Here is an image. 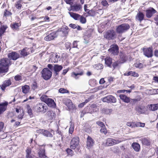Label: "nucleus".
<instances>
[{
	"instance_id": "ddd939ff",
	"label": "nucleus",
	"mask_w": 158,
	"mask_h": 158,
	"mask_svg": "<svg viewBox=\"0 0 158 158\" xmlns=\"http://www.w3.org/2000/svg\"><path fill=\"white\" fill-rule=\"evenodd\" d=\"M94 141L90 136H88L87 138L86 148L88 149L91 148L94 145Z\"/></svg>"
},
{
	"instance_id": "f704fd0d",
	"label": "nucleus",
	"mask_w": 158,
	"mask_h": 158,
	"mask_svg": "<svg viewBox=\"0 0 158 158\" xmlns=\"http://www.w3.org/2000/svg\"><path fill=\"white\" fill-rule=\"evenodd\" d=\"M71 7L74 10H80L81 9L82 6L80 4H76L72 5Z\"/></svg>"
},
{
	"instance_id": "a211bd4d",
	"label": "nucleus",
	"mask_w": 158,
	"mask_h": 158,
	"mask_svg": "<svg viewBox=\"0 0 158 158\" xmlns=\"http://www.w3.org/2000/svg\"><path fill=\"white\" fill-rule=\"evenodd\" d=\"M63 68V67L61 65H60L58 64H54L53 67V70L54 71L56 75L58 74L59 72Z\"/></svg>"
},
{
	"instance_id": "c03bdc74",
	"label": "nucleus",
	"mask_w": 158,
	"mask_h": 158,
	"mask_svg": "<svg viewBox=\"0 0 158 158\" xmlns=\"http://www.w3.org/2000/svg\"><path fill=\"white\" fill-rule=\"evenodd\" d=\"M22 6L21 4V1H19L16 2L15 4V7L16 8L18 9H20Z\"/></svg>"
},
{
	"instance_id": "5fc2aeb1",
	"label": "nucleus",
	"mask_w": 158,
	"mask_h": 158,
	"mask_svg": "<svg viewBox=\"0 0 158 158\" xmlns=\"http://www.w3.org/2000/svg\"><path fill=\"white\" fill-rule=\"evenodd\" d=\"M24 115V112L23 111H22V112L20 113V114L18 116V118L19 119H22Z\"/></svg>"
},
{
	"instance_id": "4468645a",
	"label": "nucleus",
	"mask_w": 158,
	"mask_h": 158,
	"mask_svg": "<svg viewBox=\"0 0 158 158\" xmlns=\"http://www.w3.org/2000/svg\"><path fill=\"white\" fill-rule=\"evenodd\" d=\"M8 57L9 58V59H12L13 60H16L19 57V54L15 52H12L8 53Z\"/></svg>"
},
{
	"instance_id": "a878e982",
	"label": "nucleus",
	"mask_w": 158,
	"mask_h": 158,
	"mask_svg": "<svg viewBox=\"0 0 158 158\" xmlns=\"http://www.w3.org/2000/svg\"><path fill=\"white\" fill-rule=\"evenodd\" d=\"M38 153L39 156L40 158H46L47 157L44 154V148H41Z\"/></svg>"
},
{
	"instance_id": "b1692460",
	"label": "nucleus",
	"mask_w": 158,
	"mask_h": 158,
	"mask_svg": "<svg viewBox=\"0 0 158 158\" xmlns=\"http://www.w3.org/2000/svg\"><path fill=\"white\" fill-rule=\"evenodd\" d=\"M105 61L106 64L111 67V64L112 63V58L107 57L105 58Z\"/></svg>"
},
{
	"instance_id": "79ce46f5",
	"label": "nucleus",
	"mask_w": 158,
	"mask_h": 158,
	"mask_svg": "<svg viewBox=\"0 0 158 158\" xmlns=\"http://www.w3.org/2000/svg\"><path fill=\"white\" fill-rule=\"evenodd\" d=\"M70 123L69 130V132L70 133L72 134L74 131V125L71 122Z\"/></svg>"
},
{
	"instance_id": "58836bf2",
	"label": "nucleus",
	"mask_w": 158,
	"mask_h": 158,
	"mask_svg": "<svg viewBox=\"0 0 158 158\" xmlns=\"http://www.w3.org/2000/svg\"><path fill=\"white\" fill-rule=\"evenodd\" d=\"M7 27L6 25L1 26V27L0 28V36H1L4 33Z\"/></svg>"
},
{
	"instance_id": "f257e3e1",
	"label": "nucleus",
	"mask_w": 158,
	"mask_h": 158,
	"mask_svg": "<svg viewBox=\"0 0 158 158\" xmlns=\"http://www.w3.org/2000/svg\"><path fill=\"white\" fill-rule=\"evenodd\" d=\"M10 60L7 58H3L0 60V73L7 72L8 67L11 64Z\"/></svg>"
},
{
	"instance_id": "c756f323",
	"label": "nucleus",
	"mask_w": 158,
	"mask_h": 158,
	"mask_svg": "<svg viewBox=\"0 0 158 158\" xmlns=\"http://www.w3.org/2000/svg\"><path fill=\"white\" fill-rule=\"evenodd\" d=\"M28 49H29L27 48H24L21 51L20 54L22 56H27L29 54V53L28 52Z\"/></svg>"
},
{
	"instance_id": "e433bc0d",
	"label": "nucleus",
	"mask_w": 158,
	"mask_h": 158,
	"mask_svg": "<svg viewBox=\"0 0 158 158\" xmlns=\"http://www.w3.org/2000/svg\"><path fill=\"white\" fill-rule=\"evenodd\" d=\"M112 111V110L111 109L103 108L102 110V112L106 114H110Z\"/></svg>"
},
{
	"instance_id": "72a5a7b5",
	"label": "nucleus",
	"mask_w": 158,
	"mask_h": 158,
	"mask_svg": "<svg viewBox=\"0 0 158 158\" xmlns=\"http://www.w3.org/2000/svg\"><path fill=\"white\" fill-rule=\"evenodd\" d=\"M22 89L23 93L24 94H27L29 91L30 88L28 85H26L22 86Z\"/></svg>"
},
{
	"instance_id": "c9c22d12",
	"label": "nucleus",
	"mask_w": 158,
	"mask_h": 158,
	"mask_svg": "<svg viewBox=\"0 0 158 158\" xmlns=\"http://www.w3.org/2000/svg\"><path fill=\"white\" fill-rule=\"evenodd\" d=\"M83 74V73L82 72H81L80 73H76L74 72H73L71 74V76L75 78L76 79H77L78 78L79 76H81Z\"/></svg>"
},
{
	"instance_id": "4d7b16f0",
	"label": "nucleus",
	"mask_w": 158,
	"mask_h": 158,
	"mask_svg": "<svg viewBox=\"0 0 158 158\" xmlns=\"http://www.w3.org/2000/svg\"><path fill=\"white\" fill-rule=\"evenodd\" d=\"M97 124L101 128L104 127L105 126L104 123L101 122H97Z\"/></svg>"
},
{
	"instance_id": "aec40b11",
	"label": "nucleus",
	"mask_w": 158,
	"mask_h": 158,
	"mask_svg": "<svg viewBox=\"0 0 158 158\" xmlns=\"http://www.w3.org/2000/svg\"><path fill=\"white\" fill-rule=\"evenodd\" d=\"M31 149L28 148L26 150V158H34V155L31 154Z\"/></svg>"
},
{
	"instance_id": "39448f33",
	"label": "nucleus",
	"mask_w": 158,
	"mask_h": 158,
	"mask_svg": "<svg viewBox=\"0 0 158 158\" xmlns=\"http://www.w3.org/2000/svg\"><path fill=\"white\" fill-rule=\"evenodd\" d=\"M70 16L75 20H79L80 22L83 24L85 23L86 22V19L85 18L78 14L72 12H69Z\"/></svg>"
},
{
	"instance_id": "bf43d9fd",
	"label": "nucleus",
	"mask_w": 158,
	"mask_h": 158,
	"mask_svg": "<svg viewBox=\"0 0 158 158\" xmlns=\"http://www.w3.org/2000/svg\"><path fill=\"white\" fill-rule=\"evenodd\" d=\"M131 76H133L134 77H138L139 76V74L135 72L131 71Z\"/></svg>"
},
{
	"instance_id": "13d9d810",
	"label": "nucleus",
	"mask_w": 158,
	"mask_h": 158,
	"mask_svg": "<svg viewBox=\"0 0 158 158\" xmlns=\"http://www.w3.org/2000/svg\"><path fill=\"white\" fill-rule=\"evenodd\" d=\"M71 46V43L70 42H67L65 44V46L66 48L67 49L70 48Z\"/></svg>"
},
{
	"instance_id": "4c0bfd02",
	"label": "nucleus",
	"mask_w": 158,
	"mask_h": 158,
	"mask_svg": "<svg viewBox=\"0 0 158 158\" xmlns=\"http://www.w3.org/2000/svg\"><path fill=\"white\" fill-rule=\"evenodd\" d=\"M106 143L108 146H111L114 145L113 143V139L109 138L107 139Z\"/></svg>"
},
{
	"instance_id": "49530a36",
	"label": "nucleus",
	"mask_w": 158,
	"mask_h": 158,
	"mask_svg": "<svg viewBox=\"0 0 158 158\" xmlns=\"http://www.w3.org/2000/svg\"><path fill=\"white\" fill-rule=\"evenodd\" d=\"M100 131L101 133L106 135L107 133V131L106 128L105 126H104V127H102L100 130Z\"/></svg>"
},
{
	"instance_id": "5701e85b",
	"label": "nucleus",
	"mask_w": 158,
	"mask_h": 158,
	"mask_svg": "<svg viewBox=\"0 0 158 158\" xmlns=\"http://www.w3.org/2000/svg\"><path fill=\"white\" fill-rule=\"evenodd\" d=\"M7 104V102L3 103L0 104V114L6 110Z\"/></svg>"
},
{
	"instance_id": "cd10ccee",
	"label": "nucleus",
	"mask_w": 158,
	"mask_h": 158,
	"mask_svg": "<svg viewBox=\"0 0 158 158\" xmlns=\"http://www.w3.org/2000/svg\"><path fill=\"white\" fill-rule=\"evenodd\" d=\"M144 15L142 13L139 12L137 14L136 17V19L141 22V21L143 20L144 18Z\"/></svg>"
},
{
	"instance_id": "680f3d73",
	"label": "nucleus",
	"mask_w": 158,
	"mask_h": 158,
	"mask_svg": "<svg viewBox=\"0 0 158 158\" xmlns=\"http://www.w3.org/2000/svg\"><path fill=\"white\" fill-rule=\"evenodd\" d=\"M121 141L119 140L118 139H113V143L114 145L118 144L121 142Z\"/></svg>"
},
{
	"instance_id": "412c9836",
	"label": "nucleus",
	"mask_w": 158,
	"mask_h": 158,
	"mask_svg": "<svg viewBox=\"0 0 158 158\" xmlns=\"http://www.w3.org/2000/svg\"><path fill=\"white\" fill-rule=\"evenodd\" d=\"M136 111L139 114L144 113L145 111V108L143 106L137 107L135 108Z\"/></svg>"
},
{
	"instance_id": "3c124183",
	"label": "nucleus",
	"mask_w": 158,
	"mask_h": 158,
	"mask_svg": "<svg viewBox=\"0 0 158 158\" xmlns=\"http://www.w3.org/2000/svg\"><path fill=\"white\" fill-rule=\"evenodd\" d=\"M87 14H88L89 16H94L95 15V12L94 10H88V13Z\"/></svg>"
},
{
	"instance_id": "1a4fd4ad",
	"label": "nucleus",
	"mask_w": 158,
	"mask_h": 158,
	"mask_svg": "<svg viewBox=\"0 0 158 158\" xmlns=\"http://www.w3.org/2000/svg\"><path fill=\"white\" fill-rule=\"evenodd\" d=\"M79 143V138L77 136L74 137L71 140L70 142V148L73 149H75L78 145Z\"/></svg>"
},
{
	"instance_id": "dca6fc26",
	"label": "nucleus",
	"mask_w": 158,
	"mask_h": 158,
	"mask_svg": "<svg viewBox=\"0 0 158 158\" xmlns=\"http://www.w3.org/2000/svg\"><path fill=\"white\" fill-rule=\"evenodd\" d=\"M11 84L10 81L7 80L4 81L2 85H0V87L2 90L4 91L6 88L10 86Z\"/></svg>"
},
{
	"instance_id": "0e129e2a",
	"label": "nucleus",
	"mask_w": 158,
	"mask_h": 158,
	"mask_svg": "<svg viewBox=\"0 0 158 158\" xmlns=\"http://www.w3.org/2000/svg\"><path fill=\"white\" fill-rule=\"evenodd\" d=\"M15 79L16 81H19L22 79V77L19 75H17L15 77Z\"/></svg>"
},
{
	"instance_id": "f3484780",
	"label": "nucleus",
	"mask_w": 158,
	"mask_h": 158,
	"mask_svg": "<svg viewBox=\"0 0 158 158\" xmlns=\"http://www.w3.org/2000/svg\"><path fill=\"white\" fill-rule=\"evenodd\" d=\"M119 97L121 100L124 102L128 103L130 102L131 99L129 97H127L124 94H120L119 95Z\"/></svg>"
},
{
	"instance_id": "c85d7f7f",
	"label": "nucleus",
	"mask_w": 158,
	"mask_h": 158,
	"mask_svg": "<svg viewBox=\"0 0 158 158\" xmlns=\"http://www.w3.org/2000/svg\"><path fill=\"white\" fill-rule=\"evenodd\" d=\"M142 142L143 144L149 145L150 144V141L148 138H145L142 139Z\"/></svg>"
},
{
	"instance_id": "09e8293b",
	"label": "nucleus",
	"mask_w": 158,
	"mask_h": 158,
	"mask_svg": "<svg viewBox=\"0 0 158 158\" xmlns=\"http://www.w3.org/2000/svg\"><path fill=\"white\" fill-rule=\"evenodd\" d=\"M12 13L9 10H5L4 12V16L6 17L11 16Z\"/></svg>"
},
{
	"instance_id": "6e6d98bb",
	"label": "nucleus",
	"mask_w": 158,
	"mask_h": 158,
	"mask_svg": "<svg viewBox=\"0 0 158 158\" xmlns=\"http://www.w3.org/2000/svg\"><path fill=\"white\" fill-rule=\"evenodd\" d=\"M60 31L63 33L64 34L63 35V36L67 35L68 33V30L66 29H62Z\"/></svg>"
},
{
	"instance_id": "e2e57ef3",
	"label": "nucleus",
	"mask_w": 158,
	"mask_h": 158,
	"mask_svg": "<svg viewBox=\"0 0 158 158\" xmlns=\"http://www.w3.org/2000/svg\"><path fill=\"white\" fill-rule=\"evenodd\" d=\"M67 152L69 154L71 155H73V152L71 149H68L67 150Z\"/></svg>"
},
{
	"instance_id": "de8ad7c7",
	"label": "nucleus",
	"mask_w": 158,
	"mask_h": 158,
	"mask_svg": "<svg viewBox=\"0 0 158 158\" xmlns=\"http://www.w3.org/2000/svg\"><path fill=\"white\" fill-rule=\"evenodd\" d=\"M59 91L60 93L62 94L66 93L69 92L68 90L62 88H60L59 89Z\"/></svg>"
},
{
	"instance_id": "69168bd1",
	"label": "nucleus",
	"mask_w": 158,
	"mask_h": 158,
	"mask_svg": "<svg viewBox=\"0 0 158 158\" xmlns=\"http://www.w3.org/2000/svg\"><path fill=\"white\" fill-rule=\"evenodd\" d=\"M77 41H75L73 44V48H77Z\"/></svg>"
},
{
	"instance_id": "6e6552de",
	"label": "nucleus",
	"mask_w": 158,
	"mask_h": 158,
	"mask_svg": "<svg viewBox=\"0 0 158 158\" xmlns=\"http://www.w3.org/2000/svg\"><path fill=\"white\" fill-rule=\"evenodd\" d=\"M36 107L37 111L41 112L44 113H45L48 109V106L44 103H40L37 104L36 105Z\"/></svg>"
},
{
	"instance_id": "2f4dec72",
	"label": "nucleus",
	"mask_w": 158,
	"mask_h": 158,
	"mask_svg": "<svg viewBox=\"0 0 158 158\" xmlns=\"http://www.w3.org/2000/svg\"><path fill=\"white\" fill-rule=\"evenodd\" d=\"M21 25L20 23H14L11 25V27L13 30H18L19 29V27Z\"/></svg>"
},
{
	"instance_id": "6ab92c4d",
	"label": "nucleus",
	"mask_w": 158,
	"mask_h": 158,
	"mask_svg": "<svg viewBox=\"0 0 158 158\" xmlns=\"http://www.w3.org/2000/svg\"><path fill=\"white\" fill-rule=\"evenodd\" d=\"M64 104L70 109L73 107V104L71 101L69 99H66L64 101Z\"/></svg>"
},
{
	"instance_id": "a18cd8bd",
	"label": "nucleus",
	"mask_w": 158,
	"mask_h": 158,
	"mask_svg": "<svg viewBox=\"0 0 158 158\" xmlns=\"http://www.w3.org/2000/svg\"><path fill=\"white\" fill-rule=\"evenodd\" d=\"M27 113L30 115H31L32 114V110L29 105H27Z\"/></svg>"
},
{
	"instance_id": "37998d69",
	"label": "nucleus",
	"mask_w": 158,
	"mask_h": 158,
	"mask_svg": "<svg viewBox=\"0 0 158 158\" xmlns=\"http://www.w3.org/2000/svg\"><path fill=\"white\" fill-rule=\"evenodd\" d=\"M57 55L56 54H54L52 55V57L50 58V60H51L52 62L55 63L56 60H55V58H57Z\"/></svg>"
},
{
	"instance_id": "8fccbe9b",
	"label": "nucleus",
	"mask_w": 158,
	"mask_h": 158,
	"mask_svg": "<svg viewBox=\"0 0 158 158\" xmlns=\"http://www.w3.org/2000/svg\"><path fill=\"white\" fill-rule=\"evenodd\" d=\"M134 66L136 68H138L139 69L143 67V64L142 63H138L135 64Z\"/></svg>"
},
{
	"instance_id": "393cba45",
	"label": "nucleus",
	"mask_w": 158,
	"mask_h": 158,
	"mask_svg": "<svg viewBox=\"0 0 158 158\" xmlns=\"http://www.w3.org/2000/svg\"><path fill=\"white\" fill-rule=\"evenodd\" d=\"M47 114L48 116L49 119H50L55 118L56 115L55 114L52 110L48 111L47 113Z\"/></svg>"
},
{
	"instance_id": "ea45409f",
	"label": "nucleus",
	"mask_w": 158,
	"mask_h": 158,
	"mask_svg": "<svg viewBox=\"0 0 158 158\" xmlns=\"http://www.w3.org/2000/svg\"><path fill=\"white\" fill-rule=\"evenodd\" d=\"M135 122H127V125L129 127H131L132 128H135Z\"/></svg>"
},
{
	"instance_id": "423d86ee",
	"label": "nucleus",
	"mask_w": 158,
	"mask_h": 158,
	"mask_svg": "<svg viewBox=\"0 0 158 158\" xmlns=\"http://www.w3.org/2000/svg\"><path fill=\"white\" fill-rule=\"evenodd\" d=\"M129 28L130 26L129 24L124 23L118 26L116 29V31L117 33H122L126 31Z\"/></svg>"
},
{
	"instance_id": "20e7f679",
	"label": "nucleus",
	"mask_w": 158,
	"mask_h": 158,
	"mask_svg": "<svg viewBox=\"0 0 158 158\" xmlns=\"http://www.w3.org/2000/svg\"><path fill=\"white\" fill-rule=\"evenodd\" d=\"M41 77L45 80H47L51 77L52 76V72L48 68H44L41 72Z\"/></svg>"
},
{
	"instance_id": "2eb2a0df",
	"label": "nucleus",
	"mask_w": 158,
	"mask_h": 158,
	"mask_svg": "<svg viewBox=\"0 0 158 158\" xmlns=\"http://www.w3.org/2000/svg\"><path fill=\"white\" fill-rule=\"evenodd\" d=\"M144 54L148 57H151L152 55V48H150L143 49Z\"/></svg>"
},
{
	"instance_id": "774afa93",
	"label": "nucleus",
	"mask_w": 158,
	"mask_h": 158,
	"mask_svg": "<svg viewBox=\"0 0 158 158\" xmlns=\"http://www.w3.org/2000/svg\"><path fill=\"white\" fill-rule=\"evenodd\" d=\"M153 80L156 82L158 83V77L155 76L153 77Z\"/></svg>"
},
{
	"instance_id": "bb28decb",
	"label": "nucleus",
	"mask_w": 158,
	"mask_h": 158,
	"mask_svg": "<svg viewBox=\"0 0 158 158\" xmlns=\"http://www.w3.org/2000/svg\"><path fill=\"white\" fill-rule=\"evenodd\" d=\"M132 147L134 150L136 152L139 151L140 148V145L137 143H133L132 145Z\"/></svg>"
},
{
	"instance_id": "0eeeda50",
	"label": "nucleus",
	"mask_w": 158,
	"mask_h": 158,
	"mask_svg": "<svg viewBox=\"0 0 158 158\" xmlns=\"http://www.w3.org/2000/svg\"><path fill=\"white\" fill-rule=\"evenodd\" d=\"M109 53L111 55H117L119 52V48L116 44H113L110 46V48L108 50Z\"/></svg>"
},
{
	"instance_id": "f8f14e48",
	"label": "nucleus",
	"mask_w": 158,
	"mask_h": 158,
	"mask_svg": "<svg viewBox=\"0 0 158 158\" xmlns=\"http://www.w3.org/2000/svg\"><path fill=\"white\" fill-rule=\"evenodd\" d=\"M37 133L43 134V135L47 137H52V134L48 131L43 129H39L36 131Z\"/></svg>"
},
{
	"instance_id": "338daca9",
	"label": "nucleus",
	"mask_w": 158,
	"mask_h": 158,
	"mask_svg": "<svg viewBox=\"0 0 158 158\" xmlns=\"http://www.w3.org/2000/svg\"><path fill=\"white\" fill-rule=\"evenodd\" d=\"M155 23L156 24L158 25V15L156 16L154 18Z\"/></svg>"
},
{
	"instance_id": "4be33fe9",
	"label": "nucleus",
	"mask_w": 158,
	"mask_h": 158,
	"mask_svg": "<svg viewBox=\"0 0 158 158\" xmlns=\"http://www.w3.org/2000/svg\"><path fill=\"white\" fill-rule=\"evenodd\" d=\"M150 110L154 111L158 109V104H151L148 106Z\"/></svg>"
},
{
	"instance_id": "7ed1b4c3",
	"label": "nucleus",
	"mask_w": 158,
	"mask_h": 158,
	"mask_svg": "<svg viewBox=\"0 0 158 158\" xmlns=\"http://www.w3.org/2000/svg\"><path fill=\"white\" fill-rule=\"evenodd\" d=\"M104 37L109 40H113L116 37V34L115 31L112 30H109L104 32Z\"/></svg>"
},
{
	"instance_id": "052dcab7",
	"label": "nucleus",
	"mask_w": 158,
	"mask_h": 158,
	"mask_svg": "<svg viewBox=\"0 0 158 158\" xmlns=\"http://www.w3.org/2000/svg\"><path fill=\"white\" fill-rule=\"evenodd\" d=\"M32 89L33 90H35L37 88V84L35 82H34L31 85Z\"/></svg>"
},
{
	"instance_id": "473e14b6",
	"label": "nucleus",
	"mask_w": 158,
	"mask_h": 158,
	"mask_svg": "<svg viewBox=\"0 0 158 158\" xmlns=\"http://www.w3.org/2000/svg\"><path fill=\"white\" fill-rule=\"evenodd\" d=\"M120 62L121 63H123L126 60V56L125 54L122 53L120 52Z\"/></svg>"
},
{
	"instance_id": "7c9ffc66",
	"label": "nucleus",
	"mask_w": 158,
	"mask_h": 158,
	"mask_svg": "<svg viewBox=\"0 0 158 158\" xmlns=\"http://www.w3.org/2000/svg\"><path fill=\"white\" fill-rule=\"evenodd\" d=\"M156 12V10H146V16L148 18H150L153 14Z\"/></svg>"
},
{
	"instance_id": "a19ab883",
	"label": "nucleus",
	"mask_w": 158,
	"mask_h": 158,
	"mask_svg": "<svg viewBox=\"0 0 158 158\" xmlns=\"http://www.w3.org/2000/svg\"><path fill=\"white\" fill-rule=\"evenodd\" d=\"M145 123H140L139 122H135V127H143L145 126Z\"/></svg>"
},
{
	"instance_id": "864d4df0",
	"label": "nucleus",
	"mask_w": 158,
	"mask_h": 158,
	"mask_svg": "<svg viewBox=\"0 0 158 158\" xmlns=\"http://www.w3.org/2000/svg\"><path fill=\"white\" fill-rule=\"evenodd\" d=\"M102 1L101 2L102 4L104 6H108V4L106 0H102Z\"/></svg>"
},
{
	"instance_id": "603ef678",
	"label": "nucleus",
	"mask_w": 158,
	"mask_h": 158,
	"mask_svg": "<svg viewBox=\"0 0 158 158\" xmlns=\"http://www.w3.org/2000/svg\"><path fill=\"white\" fill-rule=\"evenodd\" d=\"M64 1L66 3L70 5L71 6L73 4V2L74 0H64Z\"/></svg>"
},
{
	"instance_id": "9d476101",
	"label": "nucleus",
	"mask_w": 158,
	"mask_h": 158,
	"mask_svg": "<svg viewBox=\"0 0 158 158\" xmlns=\"http://www.w3.org/2000/svg\"><path fill=\"white\" fill-rule=\"evenodd\" d=\"M103 102L109 103H115L116 102V99L114 97L110 95L104 97L102 99Z\"/></svg>"
},
{
	"instance_id": "9b49d317",
	"label": "nucleus",
	"mask_w": 158,
	"mask_h": 158,
	"mask_svg": "<svg viewBox=\"0 0 158 158\" xmlns=\"http://www.w3.org/2000/svg\"><path fill=\"white\" fill-rule=\"evenodd\" d=\"M56 32L54 31L50 33L48 32L46 34V36L44 37V40L47 41H49L54 40L57 37Z\"/></svg>"
},
{
	"instance_id": "f03ea898",
	"label": "nucleus",
	"mask_w": 158,
	"mask_h": 158,
	"mask_svg": "<svg viewBox=\"0 0 158 158\" xmlns=\"http://www.w3.org/2000/svg\"><path fill=\"white\" fill-rule=\"evenodd\" d=\"M40 99L50 107H54L56 106L54 100L52 99L48 98L45 95H42L40 97Z\"/></svg>"
}]
</instances>
